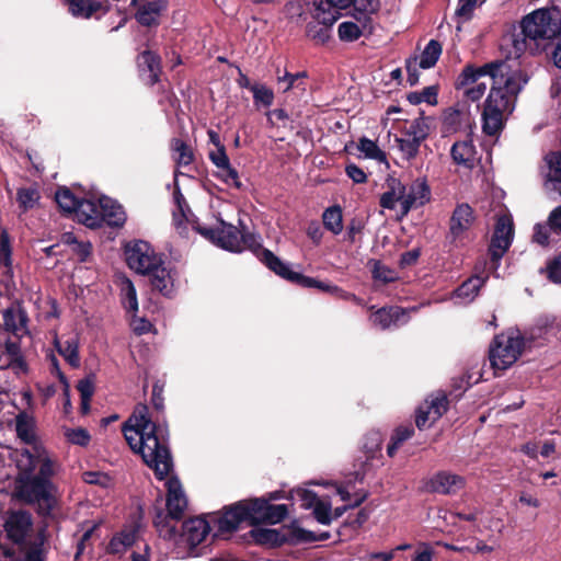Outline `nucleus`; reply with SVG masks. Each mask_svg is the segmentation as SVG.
<instances>
[{
	"mask_svg": "<svg viewBox=\"0 0 561 561\" xmlns=\"http://www.w3.org/2000/svg\"><path fill=\"white\" fill-rule=\"evenodd\" d=\"M482 77H490L492 85L482 111V130L488 136H495L504 128V115L511 114L518 94L529 81L523 69L512 70L504 60H494L482 66L467 64L455 81L456 90H463V95L476 102L485 90L484 82L477 83Z\"/></svg>",
	"mask_w": 561,
	"mask_h": 561,
	"instance_id": "nucleus-1",
	"label": "nucleus"
},
{
	"mask_svg": "<svg viewBox=\"0 0 561 561\" xmlns=\"http://www.w3.org/2000/svg\"><path fill=\"white\" fill-rule=\"evenodd\" d=\"M502 47H511L507 58H519L526 50L546 54L561 69V9H539L513 25L502 38Z\"/></svg>",
	"mask_w": 561,
	"mask_h": 561,
	"instance_id": "nucleus-2",
	"label": "nucleus"
},
{
	"mask_svg": "<svg viewBox=\"0 0 561 561\" xmlns=\"http://www.w3.org/2000/svg\"><path fill=\"white\" fill-rule=\"evenodd\" d=\"M129 447L141 455L144 462L153 470L157 480L162 481L173 471V458L169 447L167 427L151 422L148 408L141 407L136 424L125 422L122 427Z\"/></svg>",
	"mask_w": 561,
	"mask_h": 561,
	"instance_id": "nucleus-3",
	"label": "nucleus"
},
{
	"mask_svg": "<svg viewBox=\"0 0 561 561\" xmlns=\"http://www.w3.org/2000/svg\"><path fill=\"white\" fill-rule=\"evenodd\" d=\"M288 516L286 504H274L261 497H249L225 505L213 516L217 526L214 537L226 538L237 531L242 523L250 526L276 525Z\"/></svg>",
	"mask_w": 561,
	"mask_h": 561,
	"instance_id": "nucleus-4",
	"label": "nucleus"
},
{
	"mask_svg": "<svg viewBox=\"0 0 561 561\" xmlns=\"http://www.w3.org/2000/svg\"><path fill=\"white\" fill-rule=\"evenodd\" d=\"M127 265L137 273L147 275L152 290L167 298L174 294V278L171 268L164 265L161 254H157L147 241L137 240L125 247Z\"/></svg>",
	"mask_w": 561,
	"mask_h": 561,
	"instance_id": "nucleus-5",
	"label": "nucleus"
},
{
	"mask_svg": "<svg viewBox=\"0 0 561 561\" xmlns=\"http://www.w3.org/2000/svg\"><path fill=\"white\" fill-rule=\"evenodd\" d=\"M55 486L46 485L32 474L18 476L15 479L14 496L28 505H37L36 512L42 517H49L57 506Z\"/></svg>",
	"mask_w": 561,
	"mask_h": 561,
	"instance_id": "nucleus-6",
	"label": "nucleus"
},
{
	"mask_svg": "<svg viewBox=\"0 0 561 561\" xmlns=\"http://www.w3.org/2000/svg\"><path fill=\"white\" fill-rule=\"evenodd\" d=\"M525 347L524 337L500 334L493 339L489 350V359L494 369L505 370L522 355Z\"/></svg>",
	"mask_w": 561,
	"mask_h": 561,
	"instance_id": "nucleus-7",
	"label": "nucleus"
},
{
	"mask_svg": "<svg viewBox=\"0 0 561 561\" xmlns=\"http://www.w3.org/2000/svg\"><path fill=\"white\" fill-rule=\"evenodd\" d=\"M515 228L511 215L496 217L493 233L488 247L491 268L494 271L500 266L502 257L508 251L514 239Z\"/></svg>",
	"mask_w": 561,
	"mask_h": 561,
	"instance_id": "nucleus-8",
	"label": "nucleus"
},
{
	"mask_svg": "<svg viewBox=\"0 0 561 561\" xmlns=\"http://www.w3.org/2000/svg\"><path fill=\"white\" fill-rule=\"evenodd\" d=\"M217 221L218 227L215 228L203 226L198 221H194L192 228L214 245L229 252H239L241 250L238 241L239 228L222 218H218Z\"/></svg>",
	"mask_w": 561,
	"mask_h": 561,
	"instance_id": "nucleus-9",
	"label": "nucleus"
},
{
	"mask_svg": "<svg viewBox=\"0 0 561 561\" xmlns=\"http://www.w3.org/2000/svg\"><path fill=\"white\" fill-rule=\"evenodd\" d=\"M311 20L306 25V36L316 46L325 45L332 37V26L340 19L324 9H310Z\"/></svg>",
	"mask_w": 561,
	"mask_h": 561,
	"instance_id": "nucleus-10",
	"label": "nucleus"
},
{
	"mask_svg": "<svg viewBox=\"0 0 561 561\" xmlns=\"http://www.w3.org/2000/svg\"><path fill=\"white\" fill-rule=\"evenodd\" d=\"M476 221V213L468 203L457 204L449 218L448 242L458 247L466 238Z\"/></svg>",
	"mask_w": 561,
	"mask_h": 561,
	"instance_id": "nucleus-11",
	"label": "nucleus"
},
{
	"mask_svg": "<svg viewBox=\"0 0 561 561\" xmlns=\"http://www.w3.org/2000/svg\"><path fill=\"white\" fill-rule=\"evenodd\" d=\"M32 527V515L27 511L23 510L10 512L2 525V528L7 534V538L21 550L25 548L26 538L28 537Z\"/></svg>",
	"mask_w": 561,
	"mask_h": 561,
	"instance_id": "nucleus-12",
	"label": "nucleus"
},
{
	"mask_svg": "<svg viewBox=\"0 0 561 561\" xmlns=\"http://www.w3.org/2000/svg\"><path fill=\"white\" fill-rule=\"evenodd\" d=\"M216 513H213L210 515V522L203 517H191L182 524V533L180 534V537L182 538V541L186 543L190 554L197 556L195 550L209 534L211 529L210 523L217 528L213 523V516Z\"/></svg>",
	"mask_w": 561,
	"mask_h": 561,
	"instance_id": "nucleus-13",
	"label": "nucleus"
},
{
	"mask_svg": "<svg viewBox=\"0 0 561 561\" xmlns=\"http://www.w3.org/2000/svg\"><path fill=\"white\" fill-rule=\"evenodd\" d=\"M61 2L76 19H100L111 10L108 0H61Z\"/></svg>",
	"mask_w": 561,
	"mask_h": 561,
	"instance_id": "nucleus-14",
	"label": "nucleus"
},
{
	"mask_svg": "<svg viewBox=\"0 0 561 561\" xmlns=\"http://www.w3.org/2000/svg\"><path fill=\"white\" fill-rule=\"evenodd\" d=\"M136 9L134 18L144 27H158L161 24V16L169 9L168 0H150L140 3Z\"/></svg>",
	"mask_w": 561,
	"mask_h": 561,
	"instance_id": "nucleus-15",
	"label": "nucleus"
},
{
	"mask_svg": "<svg viewBox=\"0 0 561 561\" xmlns=\"http://www.w3.org/2000/svg\"><path fill=\"white\" fill-rule=\"evenodd\" d=\"M167 513L172 519L179 522L183 518L184 512L187 507V500L184 494L182 484L176 477L168 479L167 483Z\"/></svg>",
	"mask_w": 561,
	"mask_h": 561,
	"instance_id": "nucleus-16",
	"label": "nucleus"
},
{
	"mask_svg": "<svg viewBox=\"0 0 561 561\" xmlns=\"http://www.w3.org/2000/svg\"><path fill=\"white\" fill-rule=\"evenodd\" d=\"M2 329L11 332L15 337L21 339L27 334L28 317L26 310L22 307V302L15 300L9 308L2 312Z\"/></svg>",
	"mask_w": 561,
	"mask_h": 561,
	"instance_id": "nucleus-17",
	"label": "nucleus"
},
{
	"mask_svg": "<svg viewBox=\"0 0 561 561\" xmlns=\"http://www.w3.org/2000/svg\"><path fill=\"white\" fill-rule=\"evenodd\" d=\"M465 484L463 477L448 471H438L426 482V490L432 493L451 495L460 491Z\"/></svg>",
	"mask_w": 561,
	"mask_h": 561,
	"instance_id": "nucleus-18",
	"label": "nucleus"
},
{
	"mask_svg": "<svg viewBox=\"0 0 561 561\" xmlns=\"http://www.w3.org/2000/svg\"><path fill=\"white\" fill-rule=\"evenodd\" d=\"M431 199V188L425 179H416L410 185L405 184V198L401 207V218L411 209L424 206Z\"/></svg>",
	"mask_w": 561,
	"mask_h": 561,
	"instance_id": "nucleus-19",
	"label": "nucleus"
},
{
	"mask_svg": "<svg viewBox=\"0 0 561 561\" xmlns=\"http://www.w3.org/2000/svg\"><path fill=\"white\" fill-rule=\"evenodd\" d=\"M136 64L146 84L153 87L160 81L161 57L158 53L146 49L137 56Z\"/></svg>",
	"mask_w": 561,
	"mask_h": 561,
	"instance_id": "nucleus-20",
	"label": "nucleus"
},
{
	"mask_svg": "<svg viewBox=\"0 0 561 561\" xmlns=\"http://www.w3.org/2000/svg\"><path fill=\"white\" fill-rule=\"evenodd\" d=\"M294 285H297L301 288H317L323 293H328L334 297L341 298L343 300H351L357 305H362L363 300L358 298L355 294L343 290L341 287L336 285H332L330 283L321 282L310 276H306L301 273L297 276V279Z\"/></svg>",
	"mask_w": 561,
	"mask_h": 561,
	"instance_id": "nucleus-21",
	"label": "nucleus"
},
{
	"mask_svg": "<svg viewBox=\"0 0 561 561\" xmlns=\"http://www.w3.org/2000/svg\"><path fill=\"white\" fill-rule=\"evenodd\" d=\"M100 228L106 224L113 228H121L126 221L123 207L107 196L99 198Z\"/></svg>",
	"mask_w": 561,
	"mask_h": 561,
	"instance_id": "nucleus-22",
	"label": "nucleus"
},
{
	"mask_svg": "<svg viewBox=\"0 0 561 561\" xmlns=\"http://www.w3.org/2000/svg\"><path fill=\"white\" fill-rule=\"evenodd\" d=\"M244 539L248 543L267 548H278L283 546L282 528L274 529L253 526V528L244 535Z\"/></svg>",
	"mask_w": 561,
	"mask_h": 561,
	"instance_id": "nucleus-23",
	"label": "nucleus"
},
{
	"mask_svg": "<svg viewBox=\"0 0 561 561\" xmlns=\"http://www.w3.org/2000/svg\"><path fill=\"white\" fill-rule=\"evenodd\" d=\"M387 191L381 194L379 199L380 207L393 210L397 203H400V208L403 207L405 198V184L398 178L389 175L386 180Z\"/></svg>",
	"mask_w": 561,
	"mask_h": 561,
	"instance_id": "nucleus-24",
	"label": "nucleus"
},
{
	"mask_svg": "<svg viewBox=\"0 0 561 561\" xmlns=\"http://www.w3.org/2000/svg\"><path fill=\"white\" fill-rule=\"evenodd\" d=\"M99 202L92 199L80 198L78 207L73 213L75 218L91 229L100 228Z\"/></svg>",
	"mask_w": 561,
	"mask_h": 561,
	"instance_id": "nucleus-25",
	"label": "nucleus"
},
{
	"mask_svg": "<svg viewBox=\"0 0 561 561\" xmlns=\"http://www.w3.org/2000/svg\"><path fill=\"white\" fill-rule=\"evenodd\" d=\"M488 279L489 274L485 273L484 268H482L481 272H477L465 282H462V284L455 289L454 294L458 298L472 301L478 296L480 289L485 285Z\"/></svg>",
	"mask_w": 561,
	"mask_h": 561,
	"instance_id": "nucleus-26",
	"label": "nucleus"
},
{
	"mask_svg": "<svg viewBox=\"0 0 561 561\" xmlns=\"http://www.w3.org/2000/svg\"><path fill=\"white\" fill-rule=\"evenodd\" d=\"M268 270L274 272L277 276L286 279L287 282L295 284L298 272H294L290 270L289 265L283 262L278 256H276L271 250H265L261 252V257L259 259Z\"/></svg>",
	"mask_w": 561,
	"mask_h": 561,
	"instance_id": "nucleus-27",
	"label": "nucleus"
},
{
	"mask_svg": "<svg viewBox=\"0 0 561 561\" xmlns=\"http://www.w3.org/2000/svg\"><path fill=\"white\" fill-rule=\"evenodd\" d=\"M380 0H352L353 13L351 14L363 27L371 30V15L380 10Z\"/></svg>",
	"mask_w": 561,
	"mask_h": 561,
	"instance_id": "nucleus-28",
	"label": "nucleus"
},
{
	"mask_svg": "<svg viewBox=\"0 0 561 561\" xmlns=\"http://www.w3.org/2000/svg\"><path fill=\"white\" fill-rule=\"evenodd\" d=\"M35 419L26 411H20L15 416V433L18 438L26 445H34L37 442L35 433Z\"/></svg>",
	"mask_w": 561,
	"mask_h": 561,
	"instance_id": "nucleus-29",
	"label": "nucleus"
},
{
	"mask_svg": "<svg viewBox=\"0 0 561 561\" xmlns=\"http://www.w3.org/2000/svg\"><path fill=\"white\" fill-rule=\"evenodd\" d=\"M239 234L238 241L240 242L241 250L238 253H241L243 250L251 251L257 259L261 257V252L267 250L261 243V238L259 234L248 231L247 226L243 224L241 219H239Z\"/></svg>",
	"mask_w": 561,
	"mask_h": 561,
	"instance_id": "nucleus-30",
	"label": "nucleus"
},
{
	"mask_svg": "<svg viewBox=\"0 0 561 561\" xmlns=\"http://www.w3.org/2000/svg\"><path fill=\"white\" fill-rule=\"evenodd\" d=\"M153 517V526L159 534V537L164 540H175L178 537V529L175 524H171V516L169 513H164V511L160 507H156Z\"/></svg>",
	"mask_w": 561,
	"mask_h": 561,
	"instance_id": "nucleus-31",
	"label": "nucleus"
},
{
	"mask_svg": "<svg viewBox=\"0 0 561 561\" xmlns=\"http://www.w3.org/2000/svg\"><path fill=\"white\" fill-rule=\"evenodd\" d=\"M12 341L8 339L4 343L5 353L10 356V360L7 364V367H10L14 370L15 374H26L28 370L27 364L21 354V345L20 339Z\"/></svg>",
	"mask_w": 561,
	"mask_h": 561,
	"instance_id": "nucleus-32",
	"label": "nucleus"
},
{
	"mask_svg": "<svg viewBox=\"0 0 561 561\" xmlns=\"http://www.w3.org/2000/svg\"><path fill=\"white\" fill-rule=\"evenodd\" d=\"M474 154L476 147L471 139L456 141L450 149V156L457 164L471 165Z\"/></svg>",
	"mask_w": 561,
	"mask_h": 561,
	"instance_id": "nucleus-33",
	"label": "nucleus"
},
{
	"mask_svg": "<svg viewBox=\"0 0 561 561\" xmlns=\"http://www.w3.org/2000/svg\"><path fill=\"white\" fill-rule=\"evenodd\" d=\"M402 314L403 311L399 307H382L374 312L370 319L374 325L386 330L390 328L391 324H396Z\"/></svg>",
	"mask_w": 561,
	"mask_h": 561,
	"instance_id": "nucleus-34",
	"label": "nucleus"
},
{
	"mask_svg": "<svg viewBox=\"0 0 561 561\" xmlns=\"http://www.w3.org/2000/svg\"><path fill=\"white\" fill-rule=\"evenodd\" d=\"M24 549L16 551L14 548L2 545V557L9 559V561H45L43 551L39 546H32L22 557Z\"/></svg>",
	"mask_w": 561,
	"mask_h": 561,
	"instance_id": "nucleus-35",
	"label": "nucleus"
},
{
	"mask_svg": "<svg viewBox=\"0 0 561 561\" xmlns=\"http://www.w3.org/2000/svg\"><path fill=\"white\" fill-rule=\"evenodd\" d=\"M57 352L65 358V360L73 368L80 366L79 344L77 339H69L61 344L58 339L54 341Z\"/></svg>",
	"mask_w": 561,
	"mask_h": 561,
	"instance_id": "nucleus-36",
	"label": "nucleus"
},
{
	"mask_svg": "<svg viewBox=\"0 0 561 561\" xmlns=\"http://www.w3.org/2000/svg\"><path fill=\"white\" fill-rule=\"evenodd\" d=\"M323 226L333 234H340L343 230V215L340 205L327 208L322 214Z\"/></svg>",
	"mask_w": 561,
	"mask_h": 561,
	"instance_id": "nucleus-37",
	"label": "nucleus"
},
{
	"mask_svg": "<svg viewBox=\"0 0 561 561\" xmlns=\"http://www.w3.org/2000/svg\"><path fill=\"white\" fill-rule=\"evenodd\" d=\"M442 44L436 39H431L421 54L419 67L430 69L436 65L442 55Z\"/></svg>",
	"mask_w": 561,
	"mask_h": 561,
	"instance_id": "nucleus-38",
	"label": "nucleus"
},
{
	"mask_svg": "<svg viewBox=\"0 0 561 561\" xmlns=\"http://www.w3.org/2000/svg\"><path fill=\"white\" fill-rule=\"evenodd\" d=\"M366 28L367 27H363L357 21H345L339 25L337 36L341 42L353 43L363 35Z\"/></svg>",
	"mask_w": 561,
	"mask_h": 561,
	"instance_id": "nucleus-39",
	"label": "nucleus"
},
{
	"mask_svg": "<svg viewBox=\"0 0 561 561\" xmlns=\"http://www.w3.org/2000/svg\"><path fill=\"white\" fill-rule=\"evenodd\" d=\"M465 113L456 107H448L444 111L442 127L444 133L453 134L460 129Z\"/></svg>",
	"mask_w": 561,
	"mask_h": 561,
	"instance_id": "nucleus-40",
	"label": "nucleus"
},
{
	"mask_svg": "<svg viewBox=\"0 0 561 561\" xmlns=\"http://www.w3.org/2000/svg\"><path fill=\"white\" fill-rule=\"evenodd\" d=\"M173 152L178 153L175 162L178 165H188L194 161V151L186 141L180 138H173L170 144Z\"/></svg>",
	"mask_w": 561,
	"mask_h": 561,
	"instance_id": "nucleus-41",
	"label": "nucleus"
},
{
	"mask_svg": "<svg viewBox=\"0 0 561 561\" xmlns=\"http://www.w3.org/2000/svg\"><path fill=\"white\" fill-rule=\"evenodd\" d=\"M41 194L35 187H21L16 192V202L23 213L34 208Z\"/></svg>",
	"mask_w": 561,
	"mask_h": 561,
	"instance_id": "nucleus-42",
	"label": "nucleus"
},
{
	"mask_svg": "<svg viewBox=\"0 0 561 561\" xmlns=\"http://www.w3.org/2000/svg\"><path fill=\"white\" fill-rule=\"evenodd\" d=\"M55 199L59 208L68 214L75 213L76 207H78V203L80 201V198L77 197L68 187L58 188L55 195Z\"/></svg>",
	"mask_w": 561,
	"mask_h": 561,
	"instance_id": "nucleus-43",
	"label": "nucleus"
},
{
	"mask_svg": "<svg viewBox=\"0 0 561 561\" xmlns=\"http://www.w3.org/2000/svg\"><path fill=\"white\" fill-rule=\"evenodd\" d=\"M311 5L317 9H324L333 15L341 18L342 11L351 9L352 0H311Z\"/></svg>",
	"mask_w": 561,
	"mask_h": 561,
	"instance_id": "nucleus-44",
	"label": "nucleus"
},
{
	"mask_svg": "<svg viewBox=\"0 0 561 561\" xmlns=\"http://www.w3.org/2000/svg\"><path fill=\"white\" fill-rule=\"evenodd\" d=\"M15 462L19 469L18 476H26L33 473L37 466L38 458L30 450L23 449L21 453L16 454Z\"/></svg>",
	"mask_w": 561,
	"mask_h": 561,
	"instance_id": "nucleus-45",
	"label": "nucleus"
},
{
	"mask_svg": "<svg viewBox=\"0 0 561 561\" xmlns=\"http://www.w3.org/2000/svg\"><path fill=\"white\" fill-rule=\"evenodd\" d=\"M437 95L438 88L436 85H430L424 88L421 92H410L407 95V100L413 105H417L422 102H426L430 105H436Z\"/></svg>",
	"mask_w": 561,
	"mask_h": 561,
	"instance_id": "nucleus-46",
	"label": "nucleus"
},
{
	"mask_svg": "<svg viewBox=\"0 0 561 561\" xmlns=\"http://www.w3.org/2000/svg\"><path fill=\"white\" fill-rule=\"evenodd\" d=\"M12 248L10 242V236L7 230L2 229V267L5 268L2 272V284L5 283L7 278L12 276Z\"/></svg>",
	"mask_w": 561,
	"mask_h": 561,
	"instance_id": "nucleus-47",
	"label": "nucleus"
},
{
	"mask_svg": "<svg viewBox=\"0 0 561 561\" xmlns=\"http://www.w3.org/2000/svg\"><path fill=\"white\" fill-rule=\"evenodd\" d=\"M356 148L365 154L366 158L386 161V153L377 146V144L366 137H362Z\"/></svg>",
	"mask_w": 561,
	"mask_h": 561,
	"instance_id": "nucleus-48",
	"label": "nucleus"
},
{
	"mask_svg": "<svg viewBox=\"0 0 561 561\" xmlns=\"http://www.w3.org/2000/svg\"><path fill=\"white\" fill-rule=\"evenodd\" d=\"M371 274L375 280H379L383 284L393 283L398 279L396 271L382 264L380 261H374Z\"/></svg>",
	"mask_w": 561,
	"mask_h": 561,
	"instance_id": "nucleus-49",
	"label": "nucleus"
},
{
	"mask_svg": "<svg viewBox=\"0 0 561 561\" xmlns=\"http://www.w3.org/2000/svg\"><path fill=\"white\" fill-rule=\"evenodd\" d=\"M122 291L124 294L123 304L127 311H138L137 293L133 282L129 278H125L122 285Z\"/></svg>",
	"mask_w": 561,
	"mask_h": 561,
	"instance_id": "nucleus-50",
	"label": "nucleus"
},
{
	"mask_svg": "<svg viewBox=\"0 0 561 561\" xmlns=\"http://www.w3.org/2000/svg\"><path fill=\"white\" fill-rule=\"evenodd\" d=\"M407 135L411 136L414 139H417L419 141H424L428 134H430V127L426 124V118L424 117V113L421 112V116L419 118H415L410 127L405 131Z\"/></svg>",
	"mask_w": 561,
	"mask_h": 561,
	"instance_id": "nucleus-51",
	"label": "nucleus"
},
{
	"mask_svg": "<svg viewBox=\"0 0 561 561\" xmlns=\"http://www.w3.org/2000/svg\"><path fill=\"white\" fill-rule=\"evenodd\" d=\"M302 543V528L295 523L282 527V545L296 546Z\"/></svg>",
	"mask_w": 561,
	"mask_h": 561,
	"instance_id": "nucleus-52",
	"label": "nucleus"
},
{
	"mask_svg": "<svg viewBox=\"0 0 561 561\" xmlns=\"http://www.w3.org/2000/svg\"><path fill=\"white\" fill-rule=\"evenodd\" d=\"M215 176L222 181L225 184L232 186L237 190H242L243 184L239 179V173L237 169H234L231 163L228 165V168H221L217 173H215Z\"/></svg>",
	"mask_w": 561,
	"mask_h": 561,
	"instance_id": "nucleus-53",
	"label": "nucleus"
},
{
	"mask_svg": "<svg viewBox=\"0 0 561 561\" xmlns=\"http://www.w3.org/2000/svg\"><path fill=\"white\" fill-rule=\"evenodd\" d=\"M255 104L261 103L264 106H271L274 101V92L264 84H254L251 87Z\"/></svg>",
	"mask_w": 561,
	"mask_h": 561,
	"instance_id": "nucleus-54",
	"label": "nucleus"
},
{
	"mask_svg": "<svg viewBox=\"0 0 561 561\" xmlns=\"http://www.w3.org/2000/svg\"><path fill=\"white\" fill-rule=\"evenodd\" d=\"M448 403L446 394H438L431 399L427 408L432 412V423L439 420L447 412Z\"/></svg>",
	"mask_w": 561,
	"mask_h": 561,
	"instance_id": "nucleus-55",
	"label": "nucleus"
},
{
	"mask_svg": "<svg viewBox=\"0 0 561 561\" xmlns=\"http://www.w3.org/2000/svg\"><path fill=\"white\" fill-rule=\"evenodd\" d=\"M65 436L69 443L81 447L88 446L91 440V435L83 427L67 428Z\"/></svg>",
	"mask_w": 561,
	"mask_h": 561,
	"instance_id": "nucleus-56",
	"label": "nucleus"
},
{
	"mask_svg": "<svg viewBox=\"0 0 561 561\" xmlns=\"http://www.w3.org/2000/svg\"><path fill=\"white\" fill-rule=\"evenodd\" d=\"M396 140L399 145V149L403 152L408 160H412L419 154L420 146L422 142L417 139L411 137L408 139L397 138Z\"/></svg>",
	"mask_w": 561,
	"mask_h": 561,
	"instance_id": "nucleus-57",
	"label": "nucleus"
},
{
	"mask_svg": "<svg viewBox=\"0 0 561 561\" xmlns=\"http://www.w3.org/2000/svg\"><path fill=\"white\" fill-rule=\"evenodd\" d=\"M549 172L547 179H561V151H551L545 157Z\"/></svg>",
	"mask_w": 561,
	"mask_h": 561,
	"instance_id": "nucleus-58",
	"label": "nucleus"
},
{
	"mask_svg": "<svg viewBox=\"0 0 561 561\" xmlns=\"http://www.w3.org/2000/svg\"><path fill=\"white\" fill-rule=\"evenodd\" d=\"M547 278L554 283L561 284V251L546 266Z\"/></svg>",
	"mask_w": 561,
	"mask_h": 561,
	"instance_id": "nucleus-59",
	"label": "nucleus"
},
{
	"mask_svg": "<svg viewBox=\"0 0 561 561\" xmlns=\"http://www.w3.org/2000/svg\"><path fill=\"white\" fill-rule=\"evenodd\" d=\"M312 508L317 522H319L322 525H329L331 523L332 517L330 502L319 500Z\"/></svg>",
	"mask_w": 561,
	"mask_h": 561,
	"instance_id": "nucleus-60",
	"label": "nucleus"
},
{
	"mask_svg": "<svg viewBox=\"0 0 561 561\" xmlns=\"http://www.w3.org/2000/svg\"><path fill=\"white\" fill-rule=\"evenodd\" d=\"M208 158L218 170L221 168H228L230 164V159L225 146H219L216 151H210L208 153Z\"/></svg>",
	"mask_w": 561,
	"mask_h": 561,
	"instance_id": "nucleus-61",
	"label": "nucleus"
},
{
	"mask_svg": "<svg viewBox=\"0 0 561 561\" xmlns=\"http://www.w3.org/2000/svg\"><path fill=\"white\" fill-rule=\"evenodd\" d=\"M550 231L552 230L549 228L548 224H536L534 227L533 241L542 247H547L549 244Z\"/></svg>",
	"mask_w": 561,
	"mask_h": 561,
	"instance_id": "nucleus-62",
	"label": "nucleus"
},
{
	"mask_svg": "<svg viewBox=\"0 0 561 561\" xmlns=\"http://www.w3.org/2000/svg\"><path fill=\"white\" fill-rule=\"evenodd\" d=\"M296 496L301 502V507L305 510L312 508L314 504L319 501V497L316 492L308 489H298L296 490Z\"/></svg>",
	"mask_w": 561,
	"mask_h": 561,
	"instance_id": "nucleus-63",
	"label": "nucleus"
},
{
	"mask_svg": "<svg viewBox=\"0 0 561 561\" xmlns=\"http://www.w3.org/2000/svg\"><path fill=\"white\" fill-rule=\"evenodd\" d=\"M54 474L53 465L49 459H45L38 469V472L36 474L32 473V478L34 479H41L43 483L46 485L55 486L51 482V477Z\"/></svg>",
	"mask_w": 561,
	"mask_h": 561,
	"instance_id": "nucleus-64",
	"label": "nucleus"
}]
</instances>
